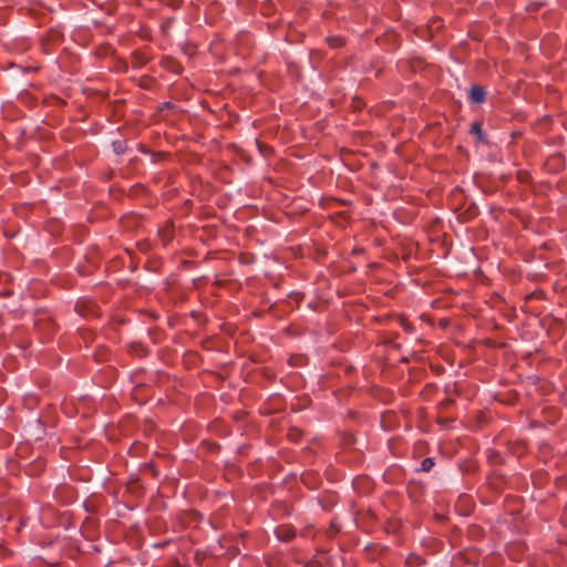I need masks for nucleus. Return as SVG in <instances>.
Instances as JSON below:
<instances>
[{
    "mask_svg": "<svg viewBox=\"0 0 567 567\" xmlns=\"http://www.w3.org/2000/svg\"><path fill=\"white\" fill-rule=\"evenodd\" d=\"M470 100L473 103H483L486 97L485 90L480 85H474L470 90Z\"/></svg>",
    "mask_w": 567,
    "mask_h": 567,
    "instance_id": "nucleus-1",
    "label": "nucleus"
},
{
    "mask_svg": "<svg viewBox=\"0 0 567 567\" xmlns=\"http://www.w3.org/2000/svg\"><path fill=\"white\" fill-rule=\"evenodd\" d=\"M471 133L474 134L478 141H484L482 125L478 122L473 123L471 127Z\"/></svg>",
    "mask_w": 567,
    "mask_h": 567,
    "instance_id": "nucleus-2",
    "label": "nucleus"
},
{
    "mask_svg": "<svg viewBox=\"0 0 567 567\" xmlns=\"http://www.w3.org/2000/svg\"><path fill=\"white\" fill-rule=\"evenodd\" d=\"M434 466V460L432 457H426L421 463V468L424 472L431 471V468Z\"/></svg>",
    "mask_w": 567,
    "mask_h": 567,
    "instance_id": "nucleus-3",
    "label": "nucleus"
},
{
    "mask_svg": "<svg viewBox=\"0 0 567 567\" xmlns=\"http://www.w3.org/2000/svg\"><path fill=\"white\" fill-rule=\"evenodd\" d=\"M113 146L116 153H121L123 151L121 143H113Z\"/></svg>",
    "mask_w": 567,
    "mask_h": 567,
    "instance_id": "nucleus-4",
    "label": "nucleus"
},
{
    "mask_svg": "<svg viewBox=\"0 0 567 567\" xmlns=\"http://www.w3.org/2000/svg\"><path fill=\"white\" fill-rule=\"evenodd\" d=\"M341 44H342V40H341V39H336V40L331 43V45H334V47H337V45H341Z\"/></svg>",
    "mask_w": 567,
    "mask_h": 567,
    "instance_id": "nucleus-5",
    "label": "nucleus"
}]
</instances>
